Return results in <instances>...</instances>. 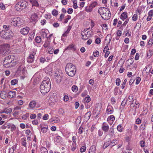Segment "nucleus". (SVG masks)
I'll return each instance as SVG.
<instances>
[{
  "mask_svg": "<svg viewBox=\"0 0 153 153\" xmlns=\"http://www.w3.org/2000/svg\"><path fill=\"white\" fill-rule=\"evenodd\" d=\"M51 83L49 78L45 77L40 86V90L42 94L45 95L48 92L51 88Z\"/></svg>",
  "mask_w": 153,
  "mask_h": 153,
  "instance_id": "obj_1",
  "label": "nucleus"
},
{
  "mask_svg": "<svg viewBox=\"0 0 153 153\" xmlns=\"http://www.w3.org/2000/svg\"><path fill=\"white\" fill-rule=\"evenodd\" d=\"M65 71L67 74L69 76L73 77L76 74V67L71 63H68L65 66Z\"/></svg>",
  "mask_w": 153,
  "mask_h": 153,
  "instance_id": "obj_2",
  "label": "nucleus"
},
{
  "mask_svg": "<svg viewBox=\"0 0 153 153\" xmlns=\"http://www.w3.org/2000/svg\"><path fill=\"white\" fill-rule=\"evenodd\" d=\"M13 56H8L4 59L3 62L4 66L6 68L11 67L16 65Z\"/></svg>",
  "mask_w": 153,
  "mask_h": 153,
  "instance_id": "obj_3",
  "label": "nucleus"
},
{
  "mask_svg": "<svg viewBox=\"0 0 153 153\" xmlns=\"http://www.w3.org/2000/svg\"><path fill=\"white\" fill-rule=\"evenodd\" d=\"M109 10L105 7L100 8L98 10L99 13L101 15L102 18L104 20L108 19L110 17Z\"/></svg>",
  "mask_w": 153,
  "mask_h": 153,
  "instance_id": "obj_4",
  "label": "nucleus"
},
{
  "mask_svg": "<svg viewBox=\"0 0 153 153\" xmlns=\"http://www.w3.org/2000/svg\"><path fill=\"white\" fill-rule=\"evenodd\" d=\"M10 46L8 44L0 45V54L5 55L10 52Z\"/></svg>",
  "mask_w": 153,
  "mask_h": 153,
  "instance_id": "obj_5",
  "label": "nucleus"
},
{
  "mask_svg": "<svg viewBox=\"0 0 153 153\" xmlns=\"http://www.w3.org/2000/svg\"><path fill=\"white\" fill-rule=\"evenodd\" d=\"M12 33L10 30H2L0 32L1 37L5 39H9L12 37Z\"/></svg>",
  "mask_w": 153,
  "mask_h": 153,
  "instance_id": "obj_6",
  "label": "nucleus"
},
{
  "mask_svg": "<svg viewBox=\"0 0 153 153\" xmlns=\"http://www.w3.org/2000/svg\"><path fill=\"white\" fill-rule=\"evenodd\" d=\"M10 22L12 25H13V26L16 27L19 26L20 25L21 21L20 18L16 17H14L11 18Z\"/></svg>",
  "mask_w": 153,
  "mask_h": 153,
  "instance_id": "obj_7",
  "label": "nucleus"
},
{
  "mask_svg": "<svg viewBox=\"0 0 153 153\" xmlns=\"http://www.w3.org/2000/svg\"><path fill=\"white\" fill-rule=\"evenodd\" d=\"M88 29L83 30L81 32V34L82 36V38L85 40H87L89 38L90 36V34H88L89 31L88 30Z\"/></svg>",
  "mask_w": 153,
  "mask_h": 153,
  "instance_id": "obj_8",
  "label": "nucleus"
},
{
  "mask_svg": "<svg viewBox=\"0 0 153 153\" xmlns=\"http://www.w3.org/2000/svg\"><path fill=\"white\" fill-rule=\"evenodd\" d=\"M102 107V105L101 103H98L96 104L95 105V108L94 110V112L98 115L100 113Z\"/></svg>",
  "mask_w": 153,
  "mask_h": 153,
  "instance_id": "obj_9",
  "label": "nucleus"
},
{
  "mask_svg": "<svg viewBox=\"0 0 153 153\" xmlns=\"http://www.w3.org/2000/svg\"><path fill=\"white\" fill-rule=\"evenodd\" d=\"M35 53L33 52V53L30 54L29 56L27 58V61L29 63L33 62L34 60V55Z\"/></svg>",
  "mask_w": 153,
  "mask_h": 153,
  "instance_id": "obj_10",
  "label": "nucleus"
},
{
  "mask_svg": "<svg viewBox=\"0 0 153 153\" xmlns=\"http://www.w3.org/2000/svg\"><path fill=\"white\" fill-rule=\"evenodd\" d=\"M109 126L105 122H104L102 123V129L105 132H107L109 129Z\"/></svg>",
  "mask_w": 153,
  "mask_h": 153,
  "instance_id": "obj_11",
  "label": "nucleus"
},
{
  "mask_svg": "<svg viewBox=\"0 0 153 153\" xmlns=\"http://www.w3.org/2000/svg\"><path fill=\"white\" fill-rule=\"evenodd\" d=\"M29 30V27H26L22 28L20 30V32L22 34L25 35L28 33Z\"/></svg>",
  "mask_w": 153,
  "mask_h": 153,
  "instance_id": "obj_12",
  "label": "nucleus"
},
{
  "mask_svg": "<svg viewBox=\"0 0 153 153\" xmlns=\"http://www.w3.org/2000/svg\"><path fill=\"white\" fill-rule=\"evenodd\" d=\"M18 3L20 6V7L23 9L24 7H25L27 4V2L24 0L21 1H20L18 2Z\"/></svg>",
  "mask_w": 153,
  "mask_h": 153,
  "instance_id": "obj_13",
  "label": "nucleus"
},
{
  "mask_svg": "<svg viewBox=\"0 0 153 153\" xmlns=\"http://www.w3.org/2000/svg\"><path fill=\"white\" fill-rule=\"evenodd\" d=\"M38 19L37 14L36 13H34L32 14L30 17V20L31 22H36Z\"/></svg>",
  "mask_w": 153,
  "mask_h": 153,
  "instance_id": "obj_14",
  "label": "nucleus"
},
{
  "mask_svg": "<svg viewBox=\"0 0 153 153\" xmlns=\"http://www.w3.org/2000/svg\"><path fill=\"white\" fill-rule=\"evenodd\" d=\"M54 76L55 77V79L57 83H59L61 82L62 77L60 75H59L56 74H55Z\"/></svg>",
  "mask_w": 153,
  "mask_h": 153,
  "instance_id": "obj_15",
  "label": "nucleus"
},
{
  "mask_svg": "<svg viewBox=\"0 0 153 153\" xmlns=\"http://www.w3.org/2000/svg\"><path fill=\"white\" fill-rule=\"evenodd\" d=\"M128 18L127 13L126 12L122 13L120 16V18L123 21H124Z\"/></svg>",
  "mask_w": 153,
  "mask_h": 153,
  "instance_id": "obj_16",
  "label": "nucleus"
},
{
  "mask_svg": "<svg viewBox=\"0 0 153 153\" xmlns=\"http://www.w3.org/2000/svg\"><path fill=\"white\" fill-rule=\"evenodd\" d=\"M8 94L4 91H1L0 93V97L3 99H4L7 97Z\"/></svg>",
  "mask_w": 153,
  "mask_h": 153,
  "instance_id": "obj_17",
  "label": "nucleus"
},
{
  "mask_svg": "<svg viewBox=\"0 0 153 153\" xmlns=\"http://www.w3.org/2000/svg\"><path fill=\"white\" fill-rule=\"evenodd\" d=\"M12 111V109L11 108H9L7 109L5 108L2 110L1 113H5L7 114H10Z\"/></svg>",
  "mask_w": 153,
  "mask_h": 153,
  "instance_id": "obj_18",
  "label": "nucleus"
},
{
  "mask_svg": "<svg viewBox=\"0 0 153 153\" xmlns=\"http://www.w3.org/2000/svg\"><path fill=\"white\" fill-rule=\"evenodd\" d=\"M30 1L32 3L33 7L34 6L39 7V6L38 2L36 0H30Z\"/></svg>",
  "mask_w": 153,
  "mask_h": 153,
  "instance_id": "obj_19",
  "label": "nucleus"
},
{
  "mask_svg": "<svg viewBox=\"0 0 153 153\" xmlns=\"http://www.w3.org/2000/svg\"><path fill=\"white\" fill-rule=\"evenodd\" d=\"M51 122L53 123H57L59 122L60 120L59 118L56 117L52 118L50 120Z\"/></svg>",
  "mask_w": 153,
  "mask_h": 153,
  "instance_id": "obj_20",
  "label": "nucleus"
},
{
  "mask_svg": "<svg viewBox=\"0 0 153 153\" xmlns=\"http://www.w3.org/2000/svg\"><path fill=\"white\" fill-rule=\"evenodd\" d=\"M72 50L73 51H74L76 50V48H75L74 45L72 44L69 45L65 49V50Z\"/></svg>",
  "mask_w": 153,
  "mask_h": 153,
  "instance_id": "obj_21",
  "label": "nucleus"
},
{
  "mask_svg": "<svg viewBox=\"0 0 153 153\" xmlns=\"http://www.w3.org/2000/svg\"><path fill=\"white\" fill-rule=\"evenodd\" d=\"M36 104V102L35 101H32L29 104V105L30 108L33 109L35 108Z\"/></svg>",
  "mask_w": 153,
  "mask_h": 153,
  "instance_id": "obj_22",
  "label": "nucleus"
},
{
  "mask_svg": "<svg viewBox=\"0 0 153 153\" xmlns=\"http://www.w3.org/2000/svg\"><path fill=\"white\" fill-rule=\"evenodd\" d=\"M16 92L15 91H10L8 93V96L10 98H12L16 96Z\"/></svg>",
  "mask_w": 153,
  "mask_h": 153,
  "instance_id": "obj_23",
  "label": "nucleus"
},
{
  "mask_svg": "<svg viewBox=\"0 0 153 153\" xmlns=\"http://www.w3.org/2000/svg\"><path fill=\"white\" fill-rule=\"evenodd\" d=\"M113 110L112 107H111L110 106H108L107 110L106 112L108 114H111L113 113Z\"/></svg>",
  "mask_w": 153,
  "mask_h": 153,
  "instance_id": "obj_24",
  "label": "nucleus"
},
{
  "mask_svg": "<svg viewBox=\"0 0 153 153\" xmlns=\"http://www.w3.org/2000/svg\"><path fill=\"white\" fill-rule=\"evenodd\" d=\"M110 143V146H111V147H112L117 144L118 143V141L116 139H114Z\"/></svg>",
  "mask_w": 153,
  "mask_h": 153,
  "instance_id": "obj_25",
  "label": "nucleus"
},
{
  "mask_svg": "<svg viewBox=\"0 0 153 153\" xmlns=\"http://www.w3.org/2000/svg\"><path fill=\"white\" fill-rule=\"evenodd\" d=\"M91 115V113L90 111H88L87 112L84 116V117L86 119L88 120L90 118Z\"/></svg>",
  "mask_w": 153,
  "mask_h": 153,
  "instance_id": "obj_26",
  "label": "nucleus"
},
{
  "mask_svg": "<svg viewBox=\"0 0 153 153\" xmlns=\"http://www.w3.org/2000/svg\"><path fill=\"white\" fill-rule=\"evenodd\" d=\"M15 9L17 11H20L23 8H22L17 2L15 5Z\"/></svg>",
  "mask_w": 153,
  "mask_h": 153,
  "instance_id": "obj_27",
  "label": "nucleus"
},
{
  "mask_svg": "<svg viewBox=\"0 0 153 153\" xmlns=\"http://www.w3.org/2000/svg\"><path fill=\"white\" fill-rule=\"evenodd\" d=\"M96 147L95 145H93L90 147L89 151L95 153L96 151Z\"/></svg>",
  "mask_w": 153,
  "mask_h": 153,
  "instance_id": "obj_28",
  "label": "nucleus"
},
{
  "mask_svg": "<svg viewBox=\"0 0 153 153\" xmlns=\"http://www.w3.org/2000/svg\"><path fill=\"white\" fill-rule=\"evenodd\" d=\"M111 37L110 35L108 34V35L106 37V39H105V40H107V39H108L109 40V42H108L106 44V46H108V45H109L111 42Z\"/></svg>",
  "mask_w": 153,
  "mask_h": 153,
  "instance_id": "obj_29",
  "label": "nucleus"
},
{
  "mask_svg": "<svg viewBox=\"0 0 153 153\" xmlns=\"http://www.w3.org/2000/svg\"><path fill=\"white\" fill-rule=\"evenodd\" d=\"M50 41L48 40H47L45 41L44 45L43 46L45 48H47L49 47L50 45Z\"/></svg>",
  "mask_w": 153,
  "mask_h": 153,
  "instance_id": "obj_30",
  "label": "nucleus"
},
{
  "mask_svg": "<svg viewBox=\"0 0 153 153\" xmlns=\"http://www.w3.org/2000/svg\"><path fill=\"white\" fill-rule=\"evenodd\" d=\"M21 143L22 146L25 147L26 146V140L25 138L22 139Z\"/></svg>",
  "mask_w": 153,
  "mask_h": 153,
  "instance_id": "obj_31",
  "label": "nucleus"
},
{
  "mask_svg": "<svg viewBox=\"0 0 153 153\" xmlns=\"http://www.w3.org/2000/svg\"><path fill=\"white\" fill-rule=\"evenodd\" d=\"M41 153H48V151L46 148L42 147L41 148Z\"/></svg>",
  "mask_w": 153,
  "mask_h": 153,
  "instance_id": "obj_32",
  "label": "nucleus"
},
{
  "mask_svg": "<svg viewBox=\"0 0 153 153\" xmlns=\"http://www.w3.org/2000/svg\"><path fill=\"white\" fill-rule=\"evenodd\" d=\"M110 142L108 141H107L106 142V143H105L104 144L102 148L103 149H105L109 145H110Z\"/></svg>",
  "mask_w": 153,
  "mask_h": 153,
  "instance_id": "obj_33",
  "label": "nucleus"
},
{
  "mask_svg": "<svg viewBox=\"0 0 153 153\" xmlns=\"http://www.w3.org/2000/svg\"><path fill=\"white\" fill-rule=\"evenodd\" d=\"M55 140L57 143H60L62 142V138L59 136H57Z\"/></svg>",
  "mask_w": 153,
  "mask_h": 153,
  "instance_id": "obj_34",
  "label": "nucleus"
},
{
  "mask_svg": "<svg viewBox=\"0 0 153 153\" xmlns=\"http://www.w3.org/2000/svg\"><path fill=\"white\" fill-rule=\"evenodd\" d=\"M93 8L91 7L90 5L89 7H86L85 8V11L88 12H91L92 11Z\"/></svg>",
  "mask_w": 153,
  "mask_h": 153,
  "instance_id": "obj_35",
  "label": "nucleus"
},
{
  "mask_svg": "<svg viewBox=\"0 0 153 153\" xmlns=\"http://www.w3.org/2000/svg\"><path fill=\"white\" fill-rule=\"evenodd\" d=\"M78 89V87L75 85H73L72 87V90L74 92H76Z\"/></svg>",
  "mask_w": 153,
  "mask_h": 153,
  "instance_id": "obj_36",
  "label": "nucleus"
},
{
  "mask_svg": "<svg viewBox=\"0 0 153 153\" xmlns=\"http://www.w3.org/2000/svg\"><path fill=\"white\" fill-rule=\"evenodd\" d=\"M48 127L47 126L42 128H41V131L43 133H46L48 130Z\"/></svg>",
  "mask_w": 153,
  "mask_h": 153,
  "instance_id": "obj_37",
  "label": "nucleus"
},
{
  "mask_svg": "<svg viewBox=\"0 0 153 153\" xmlns=\"http://www.w3.org/2000/svg\"><path fill=\"white\" fill-rule=\"evenodd\" d=\"M29 113H26L25 114L23 115L22 116V118L23 119L26 120L27 118L29 117Z\"/></svg>",
  "mask_w": 153,
  "mask_h": 153,
  "instance_id": "obj_38",
  "label": "nucleus"
},
{
  "mask_svg": "<svg viewBox=\"0 0 153 153\" xmlns=\"http://www.w3.org/2000/svg\"><path fill=\"white\" fill-rule=\"evenodd\" d=\"M48 51L49 54H51L53 53L54 50L52 48L50 47L48 48Z\"/></svg>",
  "mask_w": 153,
  "mask_h": 153,
  "instance_id": "obj_39",
  "label": "nucleus"
},
{
  "mask_svg": "<svg viewBox=\"0 0 153 153\" xmlns=\"http://www.w3.org/2000/svg\"><path fill=\"white\" fill-rule=\"evenodd\" d=\"M76 148V143H72V146H71V150L72 151H74Z\"/></svg>",
  "mask_w": 153,
  "mask_h": 153,
  "instance_id": "obj_40",
  "label": "nucleus"
},
{
  "mask_svg": "<svg viewBox=\"0 0 153 153\" xmlns=\"http://www.w3.org/2000/svg\"><path fill=\"white\" fill-rule=\"evenodd\" d=\"M35 40L37 43H40L41 41V39L40 36H37L35 38Z\"/></svg>",
  "mask_w": 153,
  "mask_h": 153,
  "instance_id": "obj_41",
  "label": "nucleus"
},
{
  "mask_svg": "<svg viewBox=\"0 0 153 153\" xmlns=\"http://www.w3.org/2000/svg\"><path fill=\"white\" fill-rule=\"evenodd\" d=\"M56 102L55 99H54L53 97H51L48 100V102H51L53 103H54Z\"/></svg>",
  "mask_w": 153,
  "mask_h": 153,
  "instance_id": "obj_42",
  "label": "nucleus"
},
{
  "mask_svg": "<svg viewBox=\"0 0 153 153\" xmlns=\"http://www.w3.org/2000/svg\"><path fill=\"white\" fill-rule=\"evenodd\" d=\"M97 4V2L96 1H94L92 2L90 5L92 8L95 7Z\"/></svg>",
  "mask_w": 153,
  "mask_h": 153,
  "instance_id": "obj_43",
  "label": "nucleus"
},
{
  "mask_svg": "<svg viewBox=\"0 0 153 153\" xmlns=\"http://www.w3.org/2000/svg\"><path fill=\"white\" fill-rule=\"evenodd\" d=\"M18 82V80L17 79H14L11 80V85H14L17 84Z\"/></svg>",
  "mask_w": 153,
  "mask_h": 153,
  "instance_id": "obj_44",
  "label": "nucleus"
},
{
  "mask_svg": "<svg viewBox=\"0 0 153 153\" xmlns=\"http://www.w3.org/2000/svg\"><path fill=\"white\" fill-rule=\"evenodd\" d=\"M99 52L97 51H96L95 52H94L93 53L94 56L95 57H97L99 56Z\"/></svg>",
  "mask_w": 153,
  "mask_h": 153,
  "instance_id": "obj_45",
  "label": "nucleus"
},
{
  "mask_svg": "<svg viewBox=\"0 0 153 153\" xmlns=\"http://www.w3.org/2000/svg\"><path fill=\"white\" fill-rule=\"evenodd\" d=\"M137 15L136 14H134L132 17V19L133 21H136L137 19Z\"/></svg>",
  "mask_w": 153,
  "mask_h": 153,
  "instance_id": "obj_46",
  "label": "nucleus"
},
{
  "mask_svg": "<svg viewBox=\"0 0 153 153\" xmlns=\"http://www.w3.org/2000/svg\"><path fill=\"white\" fill-rule=\"evenodd\" d=\"M134 80H135V77H134V76H133L131 77L129 81V85H131L133 83Z\"/></svg>",
  "mask_w": 153,
  "mask_h": 153,
  "instance_id": "obj_47",
  "label": "nucleus"
},
{
  "mask_svg": "<svg viewBox=\"0 0 153 153\" xmlns=\"http://www.w3.org/2000/svg\"><path fill=\"white\" fill-rule=\"evenodd\" d=\"M115 120V117L113 115H111L109 117V119L108 118L107 119V121L109 120L111 121H113Z\"/></svg>",
  "mask_w": 153,
  "mask_h": 153,
  "instance_id": "obj_48",
  "label": "nucleus"
},
{
  "mask_svg": "<svg viewBox=\"0 0 153 153\" xmlns=\"http://www.w3.org/2000/svg\"><path fill=\"white\" fill-rule=\"evenodd\" d=\"M86 147L85 146H82L80 149V152L84 153L85 151Z\"/></svg>",
  "mask_w": 153,
  "mask_h": 153,
  "instance_id": "obj_49",
  "label": "nucleus"
},
{
  "mask_svg": "<svg viewBox=\"0 0 153 153\" xmlns=\"http://www.w3.org/2000/svg\"><path fill=\"white\" fill-rule=\"evenodd\" d=\"M91 100V98L89 97H86L84 100V101L85 102L88 103Z\"/></svg>",
  "mask_w": 153,
  "mask_h": 153,
  "instance_id": "obj_50",
  "label": "nucleus"
},
{
  "mask_svg": "<svg viewBox=\"0 0 153 153\" xmlns=\"http://www.w3.org/2000/svg\"><path fill=\"white\" fill-rule=\"evenodd\" d=\"M52 14L54 16H56L58 14V11L56 10H53L52 11Z\"/></svg>",
  "mask_w": 153,
  "mask_h": 153,
  "instance_id": "obj_51",
  "label": "nucleus"
},
{
  "mask_svg": "<svg viewBox=\"0 0 153 153\" xmlns=\"http://www.w3.org/2000/svg\"><path fill=\"white\" fill-rule=\"evenodd\" d=\"M145 127H146V123H143L142 124L140 127V129L143 130L145 129Z\"/></svg>",
  "mask_w": 153,
  "mask_h": 153,
  "instance_id": "obj_52",
  "label": "nucleus"
},
{
  "mask_svg": "<svg viewBox=\"0 0 153 153\" xmlns=\"http://www.w3.org/2000/svg\"><path fill=\"white\" fill-rule=\"evenodd\" d=\"M41 36L43 37H46L47 34L44 31H42L41 33Z\"/></svg>",
  "mask_w": 153,
  "mask_h": 153,
  "instance_id": "obj_53",
  "label": "nucleus"
},
{
  "mask_svg": "<svg viewBox=\"0 0 153 153\" xmlns=\"http://www.w3.org/2000/svg\"><path fill=\"white\" fill-rule=\"evenodd\" d=\"M9 127L10 128L11 131H14L16 128V127L14 125H12Z\"/></svg>",
  "mask_w": 153,
  "mask_h": 153,
  "instance_id": "obj_54",
  "label": "nucleus"
},
{
  "mask_svg": "<svg viewBox=\"0 0 153 153\" xmlns=\"http://www.w3.org/2000/svg\"><path fill=\"white\" fill-rule=\"evenodd\" d=\"M141 79L140 77H137L136 79V85L138 84L140 82V81H141Z\"/></svg>",
  "mask_w": 153,
  "mask_h": 153,
  "instance_id": "obj_55",
  "label": "nucleus"
},
{
  "mask_svg": "<svg viewBox=\"0 0 153 153\" xmlns=\"http://www.w3.org/2000/svg\"><path fill=\"white\" fill-rule=\"evenodd\" d=\"M122 128H123L122 126L120 125H118L117 127V130L120 132H121L122 131Z\"/></svg>",
  "mask_w": 153,
  "mask_h": 153,
  "instance_id": "obj_56",
  "label": "nucleus"
},
{
  "mask_svg": "<svg viewBox=\"0 0 153 153\" xmlns=\"http://www.w3.org/2000/svg\"><path fill=\"white\" fill-rule=\"evenodd\" d=\"M136 99H134L132 101V102L131 104V105L132 107H134L135 105L136 104Z\"/></svg>",
  "mask_w": 153,
  "mask_h": 153,
  "instance_id": "obj_57",
  "label": "nucleus"
},
{
  "mask_svg": "<svg viewBox=\"0 0 153 153\" xmlns=\"http://www.w3.org/2000/svg\"><path fill=\"white\" fill-rule=\"evenodd\" d=\"M101 27H102V29L103 30L104 29L105 30L106 29H107V25L106 24H102L101 25Z\"/></svg>",
  "mask_w": 153,
  "mask_h": 153,
  "instance_id": "obj_58",
  "label": "nucleus"
},
{
  "mask_svg": "<svg viewBox=\"0 0 153 153\" xmlns=\"http://www.w3.org/2000/svg\"><path fill=\"white\" fill-rule=\"evenodd\" d=\"M153 54L152 51L151 50H149V51L147 53V56L148 57L149 56L150 57Z\"/></svg>",
  "mask_w": 153,
  "mask_h": 153,
  "instance_id": "obj_59",
  "label": "nucleus"
},
{
  "mask_svg": "<svg viewBox=\"0 0 153 153\" xmlns=\"http://www.w3.org/2000/svg\"><path fill=\"white\" fill-rule=\"evenodd\" d=\"M116 84L118 86H119L120 84V80L119 78H117L116 80Z\"/></svg>",
  "mask_w": 153,
  "mask_h": 153,
  "instance_id": "obj_60",
  "label": "nucleus"
},
{
  "mask_svg": "<svg viewBox=\"0 0 153 153\" xmlns=\"http://www.w3.org/2000/svg\"><path fill=\"white\" fill-rule=\"evenodd\" d=\"M73 3V4H74L73 7L74 8L76 9V8H77L78 7L76 1H74Z\"/></svg>",
  "mask_w": 153,
  "mask_h": 153,
  "instance_id": "obj_61",
  "label": "nucleus"
},
{
  "mask_svg": "<svg viewBox=\"0 0 153 153\" xmlns=\"http://www.w3.org/2000/svg\"><path fill=\"white\" fill-rule=\"evenodd\" d=\"M127 81V80L126 79H124L123 83L122 85L121 88L122 89H123L124 88L126 84Z\"/></svg>",
  "mask_w": 153,
  "mask_h": 153,
  "instance_id": "obj_62",
  "label": "nucleus"
},
{
  "mask_svg": "<svg viewBox=\"0 0 153 153\" xmlns=\"http://www.w3.org/2000/svg\"><path fill=\"white\" fill-rule=\"evenodd\" d=\"M148 16L152 17L153 16V10H150L148 13Z\"/></svg>",
  "mask_w": 153,
  "mask_h": 153,
  "instance_id": "obj_63",
  "label": "nucleus"
},
{
  "mask_svg": "<svg viewBox=\"0 0 153 153\" xmlns=\"http://www.w3.org/2000/svg\"><path fill=\"white\" fill-rule=\"evenodd\" d=\"M40 62L42 63H44L46 61L45 58L41 57L39 59Z\"/></svg>",
  "mask_w": 153,
  "mask_h": 153,
  "instance_id": "obj_64",
  "label": "nucleus"
}]
</instances>
